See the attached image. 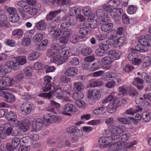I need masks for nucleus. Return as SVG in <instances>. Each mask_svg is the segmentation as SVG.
I'll use <instances>...</instances> for the list:
<instances>
[{
	"instance_id": "obj_48",
	"label": "nucleus",
	"mask_w": 151,
	"mask_h": 151,
	"mask_svg": "<svg viewBox=\"0 0 151 151\" xmlns=\"http://www.w3.org/2000/svg\"><path fill=\"white\" fill-rule=\"evenodd\" d=\"M116 107L113 105L112 104L110 103L108 106L107 111L110 113H112L114 112L116 110Z\"/></svg>"
},
{
	"instance_id": "obj_34",
	"label": "nucleus",
	"mask_w": 151,
	"mask_h": 151,
	"mask_svg": "<svg viewBox=\"0 0 151 151\" xmlns=\"http://www.w3.org/2000/svg\"><path fill=\"white\" fill-rule=\"evenodd\" d=\"M104 84V83L100 81L91 80L90 82V86L92 87H98L101 86Z\"/></svg>"
},
{
	"instance_id": "obj_27",
	"label": "nucleus",
	"mask_w": 151,
	"mask_h": 151,
	"mask_svg": "<svg viewBox=\"0 0 151 151\" xmlns=\"http://www.w3.org/2000/svg\"><path fill=\"white\" fill-rule=\"evenodd\" d=\"M40 56V53L33 52L29 55L28 59L30 60H32L37 59Z\"/></svg>"
},
{
	"instance_id": "obj_43",
	"label": "nucleus",
	"mask_w": 151,
	"mask_h": 151,
	"mask_svg": "<svg viewBox=\"0 0 151 151\" xmlns=\"http://www.w3.org/2000/svg\"><path fill=\"white\" fill-rule=\"evenodd\" d=\"M92 51L91 48L88 47L84 48L81 51V54L84 56H87L91 53Z\"/></svg>"
},
{
	"instance_id": "obj_21",
	"label": "nucleus",
	"mask_w": 151,
	"mask_h": 151,
	"mask_svg": "<svg viewBox=\"0 0 151 151\" xmlns=\"http://www.w3.org/2000/svg\"><path fill=\"white\" fill-rule=\"evenodd\" d=\"M65 58L62 57L60 58L56 56H53L52 57L51 60L52 62L58 65H59L62 64L65 62V60H63Z\"/></svg>"
},
{
	"instance_id": "obj_28",
	"label": "nucleus",
	"mask_w": 151,
	"mask_h": 151,
	"mask_svg": "<svg viewBox=\"0 0 151 151\" xmlns=\"http://www.w3.org/2000/svg\"><path fill=\"white\" fill-rule=\"evenodd\" d=\"M74 108L73 105L70 103L65 104L63 107L64 112H73Z\"/></svg>"
},
{
	"instance_id": "obj_12",
	"label": "nucleus",
	"mask_w": 151,
	"mask_h": 151,
	"mask_svg": "<svg viewBox=\"0 0 151 151\" xmlns=\"http://www.w3.org/2000/svg\"><path fill=\"white\" fill-rule=\"evenodd\" d=\"M61 12V10L60 9H58L53 11H51L47 15L46 19L47 21L52 20L53 18L55 17L58 14H60Z\"/></svg>"
},
{
	"instance_id": "obj_64",
	"label": "nucleus",
	"mask_w": 151,
	"mask_h": 151,
	"mask_svg": "<svg viewBox=\"0 0 151 151\" xmlns=\"http://www.w3.org/2000/svg\"><path fill=\"white\" fill-rule=\"evenodd\" d=\"M55 52H54L51 49H49L47 51V55L48 57H53L55 54Z\"/></svg>"
},
{
	"instance_id": "obj_32",
	"label": "nucleus",
	"mask_w": 151,
	"mask_h": 151,
	"mask_svg": "<svg viewBox=\"0 0 151 151\" xmlns=\"http://www.w3.org/2000/svg\"><path fill=\"white\" fill-rule=\"evenodd\" d=\"M23 33V30L20 29H15L12 31V34L14 36H17L19 38L22 37Z\"/></svg>"
},
{
	"instance_id": "obj_58",
	"label": "nucleus",
	"mask_w": 151,
	"mask_h": 151,
	"mask_svg": "<svg viewBox=\"0 0 151 151\" xmlns=\"http://www.w3.org/2000/svg\"><path fill=\"white\" fill-rule=\"evenodd\" d=\"M10 121H11V123L12 124V125L14 126V127H17L18 126H19V124L22 122V121H19L16 118H14Z\"/></svg>"
},
{
	"instance_id": "obj_54",
	"label": "nucleus",
	"mask_w": 151,
	"mask_h": 151,
	"mask_svg": "<svg viewBox=\"0 0 151 151\" xmlns=\"http://www.w3.org/2000/svg\"><path fill=\"white\" fill-rule=\"evenodd\" d=\"M99 46L101 50L104 51H106L109 48V46L107 44H105L102 42L99 43Z\"/></svg>"
},
{
	"instance_id": "obj_41",
	"label": "nucleus",
	"mask_w": 151,
	"mask_h": 151,
	"mask_svg": "<svg viewBox=\"0 0 151 151\" xmlns=\"http://www.w3.org/2000/svg\"><path fill=\"white\" fill-rule=\"evenodd\" d=\"M16 62L20 65H22L26 63L27 60L25 57L21 56L17 58Z\"/></svg>"
},
{
	"instance_id": "obj_13",
	"label": "nucleus",
	"mask_w": 151,
	"mask_h": 151,
	"mask_svg": "<svg viewBox=\"0 0 151 151\" xmlns=\"http://www.w3.org/2000/svg\"><path fill=\"white\" fill-rule=\"evenodd\" d=\"M14 64L13 61H9L5 64V65L1 68L2 70L4 72L5 74L10 72Z\"/></svg>"
},
{
	"instance_id": "obj_57",
	"label": "nucleus",
	"mask_w": 151,
	"mask_h": 151,
	"mask_svg": "<svg viewBox=\"0 0 151 151\" xmlns=\"http://www.w3.org/2000/svg\"><path fill=\"white\" fill-rule=\"evenodd\" d=\"M32 69L31 67H29L24 69V73L26 76H29L31 75Z\"/></svg>"
},
{
	"instance_id": "obj_5",
	"label": "nucleus",
	"mask_w": 151,
	"mask_h": 151,
	"mask_svg": "<svg viewBox=\"0 0 151 151\" xmlns=\"http://www.w3.org/2000/svg\"><path fill=\"white\" fill-rule=\"evenodd\" d=\"M0 81L1 86L3 87L12 86L14 84V83L13 79H11L8 76L2 77Z\"/></svg>"
},
{
	"instance_id": "obj_37",
	"label": "nucleus",
	"mask_w": 151,
	"mask_h": 151,
	"mask_svg": "<svg viewBox=\"0 0 151 151\" xmlns=\"http://www.w3.org/2000/svg\"><path fill=\"white\" fill-rule=\"evenodd\" d=\"M108 138L107 137H102L99 139V142L101 145L105 146L106 147L109 146V142L107 139Z\"/></svg>"
},
{
	"instance_id": "obj_23",
	"label": "nucleus",
	"mask_w": 151,
	"mask_h": 151,
	"mask_svg": "<svg viewBox=\"0 0 151 151\" xmlns=\"http://www.w3.org/2000/svg\"><path fill=\"white\" fill-rule=\"evenodd\" d=\"M109 4L111 6L114 8L120 7L122 6L119 0H111L109 1Z\"/></svg>"
},
{
	"instance_id": "obj_46",
	"label": "nucleus",
	"mask_w": 151,
	"mask_h": 151,
	"mask_svg": "<svg viewBox=\"0 0 151 151\" xmlns=\"http://www.w3.org/2000/svg\"><path fill=\"white\" fill-rule=\"evenodd\" d=\"M70 52L71 50L70 49H65L60 53V56L61 57L64 58H65L67 56Z\"/></svg>"
},
{
	"instance_id": "obj_11",
	"label": "nucleus",
	"mask_w": 151,
	"mask_h": 151,
	"mask_svg": "<svg viewBox=\"0 0 151 151\" xmlns=\"http://www.w3.org/2000/svg\"><path fill=\"white\" fill-rule=\"evenodd\" d=\"M52 79V78L50 76H47L45 77L44 84L45 86L42 87V88L43 91H47L51 89V85L50 83V80Z\"/></svg>"
},
{
	"instance_id": "obj_6",
	"label": "nucleus",
	"mask_w": 151,
	"mask_h": 151,
	"mask_svg": "<svg viewBox=\"0 0 151 151\" xmlns=\"http://www.w3.org/2000/svg\"><path fill=\"white\" fill-rule=\"evenodd\" d=\"M32 108V105L29 103L28 102L24 103L21 106L22 114L24 115L29 114L31 112Z\"/></svg>"
},
{
	"instance_id": "obj_31",
	"label": "nucleus",
	"mask_w": 151,
	"mask_h": 151,
	"mask_svg": "<svg viewBox=\"0 0 151 151\" xmlns=\"http://www.w3.org/2000/svg\"><path fill=\"white\" fill-rule=\"evenodd\" d=\"M19 19V17L17 14L10 15L9 17L10 21L12 23H16Z\"/></svg>"
},
{
	"instance_id": "obj_35",
	"label": "nucleus",
	"mask_w": 151,
	"mask_h": 151,
	"mask_svg": "<svg viewBox=\"0 0 151 151\" xmlns=\"http://www.w3.org/2000/svg\"><path fill=\"white\" fill-rule=\"evenodd\" d=\"M12 145L14 148L15 147L17 149L20 144V139L18 137H15L12 139Z\"/></svg>"
},
{
	"instance_id": "obj_14",
	"label": "nucleus",
	"mask_w": 151,
	"mask_h": 151,
	"mask_svg": "<svg viewBox=\"0 0 151 151\" xmlns=\"http://www.w3.org/2000/svg\"><path fill=\"white\" fill-rule=\"evenodd\" d=\"M78 32L80 34L82 35L79 36L80 38L81 39L84 38L86 37L85 35L88 34L90 32V29L87 27H81L79 29Z\"/></svg>"
},
{
	"instance_id": "obj_25",
	"label": "nucleus",
	"mask_w": 151,
	"mask_h": 151,
	"mask_svg": "<svg viewBox=\"0 0 151 151\" xmlns=\"http://www.w3.org/2000/svg\"><path fill=\"white\" fill-rule=\"evenodd\" d=\"M5 117L8 121H10L14 118H16L17 116L15 112L12 111H9L6 113Z\"/></svg>"
},
{
	"instance_id": "obj_53",
	"label": "nucleus",
	"mask_w": 151,
	"mask_h": 151,
	"mask_svg": "<svg viewBox=\"0 0 151 151\" xmlns=\"http://www.w3.org/2000/svg\"><path fill=\"white\" fill-rule=\"evenodd\" d=\"M125 42V38L123 37L118 38L116 41V44L118 46H122Z\"/></svg>"
},
{
	"instance_id": "obj_42",
	"label": "nucleus",
	"mask_w": 151,
	"mask_h": 151,
	"mask_svg": "<svg viewBox=\"0 0 151 151\" xmlns=\"http://www.w3.org/2000/svg\"><path fill=\"white\" fill-rule=\"evenodd\" d=\"M21 139L22 142L25 144H27V146H30L32 144L31 139L28 136L23 137Z\"/></svg>"
},
{
	"instance_id": "obj_20",
	"label": "nucleus",
	"mask_w": 151,
	"mask_h": 151,
	"mask_svg": "<svg viewBox=\"0 0 151 151\" xmlns=\"http://www.w3.org/2000/svg\"><path fill=\"white\" fill-rule=\"evenodd\" d=\"M77 72L76 67L71 68L66 70L65 74L67 76L73 77L76 75Z\"/></svg>"
},
{
	"instance_id": "obj_3",
	"label": "nucleus",
	"mask_w": 151,
	"mask_h": 151,
	"mask_svg": "<svg viewBox=\"0 0 151 151\" xmlns=\"http://www.w3.org/2000/svg\"><path fill=\"white\" fill-rule=\"evenodd\" d=\"M109 128V130L111 132V137L113 140L119 139V136L124 132V131L121 128L115 126H111Z\"/></svg>"
},
{
	"instance_id": "obj_10",
	"label": "nucleus",
	"mask_w": 151,
	"mask_h": 151,
	"mask_svg": "<svg viewBox=\"0 0 151 151\" xmlns=\"http://www.w3.org/2000/svg\"><path fill=\"white\" fill-rule=\"evenodd\" d=\"M128 59L130 61H133V63L135 65H138L141 62V60L138 58L136 53L132 52L128 56Z\"/></svg>"
},
{
	"instance_id": "obj_4",
	"label": "nucleus",
	"mask_w": 151,
	"mask_h": 151,
	"mask_svg": "<svg viewBox=\"0 0 151 151\" xmlns=\"http://www.w3.org/2000/svg\"><path fill=\"white\" fill-rule=\"evenodd\" d=\"M40 118L35 119L32 122V130L37 132L41 129L42 127L44 122H45Z\"/></svg>"
},
{
	"instance_id": "obj_45",
	"label": "nucleus",
	"mask_w": 151,
	"mask_h": 151,
	"mask_svg": "<svg viewBox=\"0 0 151 151\" xmlns=\"http://www.w3.org/2000/svg\"><path fill=\"white\" fill-rule=\"evenodd\" d=\"M72 32L70 29H66L63 32L62 35L69 39V38L72 35Z\"/></svg>"
},
{
	"instance_id": "obj_51",
	"label": "nucleus",
	"mask_w": 151,
	"mask_h": 151,
	"mask_svg": "<svg viewBox=\"0 0 151 151\" xmlns=\"http://www.w3.org/2000/svg\"><path fill=\"white\" fill-rule=\"evenodd\" d=\"M98 24L96 20L93 19L89 24L88 27H90L92 29H94L97 27Z\"/></svg>"
},
{
	"instance_id": "obj_18",
	"label": "nucleus",
	"mask_w": 151,
	"mask_h": 151,
	"mask_svg": "<svg viewBox=\"0 0 151 151\" xmlns=\"http://www.w3.org/2000/svg\"><path fill=\"white\" fill-rule=\"evenodd\" d=\"M117 120L118 121L120 122L121 123L123 124H129L130 123V120H134V123L136 124V122L137 121L134 120L133 117H129L127 118H118Z\"/></svg>"
},
{
	"instance_id": "obj_8",
	"label": "nucleus",
	"mask_w": 151,
	"mask_h": 151,
	"mask_svg": "<svg viewBox=\"0 0 151 151\" xmlns=\"http://www.w3.org/2000/svg\"><path fill=\"white\" fill-rule=\"evenodd\" d=\"M88 97L92 98L95 100H99L101 96V94L99 91L96 89L89 90L88 91Z\"/></svg>"
},
{
	"instance_id": "obj_59",
	"label": "nucleus",
	"mask_w": 151,
	"mask_h": 151,
	"mask_svg": "<svg viewBox=\"0 0 151 151\" xmlns=\"http://www.w3.org/2000/svg\"><path fill=\"white\" fill-rule=\"evenodd\" d=\"M69 39L62 35L59 39L60 42L63 44H66L68 41Z\"/></svg>"
},
{
	"instance_id": "obj_19",
	"label": "nucleus",
	"mask_w": 151,
	"mask_h": 151,
	"mask_svg": "<svg viewBox=\"0 0 151 151\" xmlns=\"http://www.w3.org/2000/svg\"><path fill=\"white\" fill-rule=\"evenodd\" d=\"M113 27L112 23H105L102 24L101 26V29L102 31L107 32L111 30Z\"/></svg>"
},
{
	"instance_id": "obj_47",
	"label": "nucleus",
	"mask_w": 151,
	"mask_h": 151,
	"mask_svg": "<svg viewBox=\"0 0 151 151\" xmlns=\"http://www.w3.org/2000/svg\"><path fill=\"white\" fill-rule=\"evenodd\" d=\"M91 70L93 71L99 68L100 64L98 62L91 64Z\"/></svg>"
},
{
	"instance_id": "obj_40",
	"label": "nucleus",
	"mask_w": 151,
	"mask_h": 151,
	"mask_svg": "<svg viewBox=\"0 0 151 151\" xmlns=\"http://www.w3.org/2000/svg\"><path fill=\"white\" fill-rule=\"evenodd\" d=\"M7 20V17L5 14H0V26L2 27L5 25V22Z\"/></svg>"
},
{
	"instance_id": "obj_44",
	"label": "nucleus",
	"mask_w": 151,
	"mask_h": 151,
	"mask_svg": "<svg viewBox=\"0 0 151 151\" xmlns=\"http://www.w3.org/2000/svg\"><path fill=\"white\" fill-rule=\"evenodd\" d=\"M82 11L85 16L90 17L91 16V9L90 7L85 6L83 8Z\"/></svg>"
},
{
	"instance_id": "obj_61",
	"label": "nucleus",
	"mask_w": 151,
	"mask_h": 151,
	"mask_svg": "<svg viewBox=\"0 0 151 151\" xmlns=\"http://www.w3.org/2000/svg\"><path fill=\"white\" fill-rule=\"evenodd\" d=\"M96 15L98 17H99L105 15H107L105 14V13H104L103 10L102 9H99L97 10L96 12Z\"/></svg>"
},
{
	"instance_id": "obj_52",
	"label": "nucleus",
	"mask_w": 151,
	"mask_h": 151,
	"mask_svg": "<svg viewBox=\"0 0 151 151\" xmlns=\"http://www.w3.org/2000/svg\"><path fill=\"white\" fill-rule=\"evenodd\" d=\"M76 105L80 108H83L85 107V103L82 100H77L75 101Z\"/></svg>"
},
{
	"instance_id": "obj_7",
	"label": "nucleus",
	"mask_w": 151,
	"mask_h": 151,
	"mask_svg": "<svg viewBox=\"0 0 151 151\" xmlns=\"http://www.w3.org/2000/svg\"><path fill=\"white\" fill-rule=\"evenodd\" d=\"M45 122L50 124L52 122H58L62 120L61 117L58 116H54L53 115H45L44 116Z\"/></svg>"
},
{
	"instance_id": "obj_29",
	"label": "nucleus",
	"mask_w": 151,
	"mask_h": 151,
	"mask_svg": "<svg viewBox=\"0 0 151 151\" xmlns=\"http://www.w3.org/2000/svg\"><path fill=\"white\" fill-rule=\"evenodd\" d=\"M43 37V35L42 34L37 33L35 35L32 39L33 42L36 43L40 42L42 40Z\"/></svg>"
},
{
	"instance_id": "obj_33",
	"label": "nucleus",
	"mask_w": 151,
	"mask_h": 151,
	"mask_svg": "<svg viewBox=\"0 0 151 151\" xmlns=\"http://www.w3.org/2000/svg\"><path fill=\"white\" fill-rule=\"evenodd\" d=\"M101 61L102 63L105 65H109L113 61V59L109 56L102 59Z\"/></svg>"
},
{
	"instance_id": "obj_60",
	"label": "nucleus",
	"mask_w": 151,
	"mask_h": 151,
	"mask_svg": "<svg viewBox=\"0 0 151 151\" xmlns=\"http://www.w3.org/2000/svg\"><path fill=\"white\" fill-rule=\"evenodd\" d=\"M70 63L74 65H78L79 63L78 59L77 58L73 57L70 60Z\"/></svg>"
},
{
	"instance_id": "obj_22",
	"label": "nucleus",
	"mask_w": 151,
	"mask_h": 151,
	"mask_svg": "<svg viewBox=\"0 0 151 151\" xmlns=\"http://www.w3.org/2000/svg\"><path fill=\"white\" fill-rule=\"evenodd\" d=\"M122 145L120 141L116 142L115 143L111 145L110 146L111 151H117L119 149L122 147Z\"/></svg>"
},
{
	"instance_id": "obj_56",
	"label": "nucleus",
	"mask_w": 151,
	"mask_h": 151,
	"mask_svg": "<svg viewBox=\"0 0 151 151\" xmlns=\"http://www.w3.org/2000/svg\"><path fill=\"white\" fill-rule=\"evenodd\" d=\"M116 84V82L112 81L108 82L105 85L108 88H111L114 87Z\"/></svg>"
},
{
	"instance_id": "obj_36",
	"label": "nucleus",
	"mask_w": 151,
	"mask_h": 151,
	"mask_svg": "<svg viewBox=\"0 0 151 151\" xmlns=\"http://www.w3.org/2000/svg\"><path fill=\"white\" fill-rule=\"evenodd\" d=\"M73 85L74 89L79 91L83 89L84 88V86L80 82L75 83Z\"/></svg>"
},
{
	"instance_id": "obj_15",
	"label": "nucleus",
	"mask_w": 151,
	"mask_h": 151,
	"mask_svg": "<svg viewBox=\"0 0 151 151\" xmlns=\"http://www.w3.org/2000/svg\"><path fill=\"white\" fill-rule=\"evenodd\" d=\"M4 100L6 102L12 103L15 101V97L13 94L11 93H9L7 92L4 98Z\"/></svg>"
},
{
	"instance_id": "obj_62",
	"label": "nucleus",
	"mask_w": 151,
	"mask_h": 151,
	"mask_svg": "<svg viewBox=\"0 0 151 151\" xmlns=\"http://www.w3.org/2000/svg\"><path fill=\"white\" fill-rule=\"evenodd\" d=\"M122 19L123 22L124 24H127L129 22V19L125 14H123Z\"/></svg>"
},
{
	"instance_id": "obj_17",
	"label": "nucleus",
	"mask_w": 151,
	"mask_h": 151,
	"mask_svg": "<svg viewBox=\"0 0 151 151\" xmlns=\"http://www.w3.org/2000/svg\"><path fill=\"white\" fill-rule=\"evenodd\" d=\"M47 23L43 20L40 21L35 24V27L40 30H43L45 29Z\"/></svg>"
},
{
	"instance_id": "obj_39",
	"label": "nucleus",
	"mask_w": 151,
	"mask_h": 151,
	"mask_svg": "<svg viewBox=\"0 0 151 151\" xmlns=\"http://www.w3.org/2000/svg\"><path fill=\"white\" fill-rule=\"evenodd\" d=\"M83 93L80 91L78 92L74 93L73 95V97L76 100H81L83 98Z\"/></svg>"
},
{
	"instance_id": "obj_2",
	"label": "nucleus",
	"mask_w": 151,
	"mask_h": 151,
	"mask_svg": "<svg viewBox=\"0 0 151 151\" xmlns=\"http://www.w3.org/2000/svg\"><path fill=\"white\" fill-rule=\"evenodd\" d=\"M54 88V90H52L51 91H50L49 93H40L39 94V96L50 99L52 97L53 95H54L59 99L62 98L63 97L62 92L61 89L60 88L58 89L56 86Z\"/></svg>"
},
{
	"instance_id": "obj_16",
	"label": "nucleus",
	"mask_w": 151,
	"mask_h": 151,
	"mask_svg": "<svg viewBox=\"0 0 151 151\" xmlns=\"http://www.w3.org/2000/svg\"><path fill=\"white\" fill-rule=\"evenodd\" d=\"M30 125V122L27 120V122L25 121H22L19 126V128L23 131H27L29 129V126Z\"/></svg>"
},
{
	"instance_id": "obj_49",
	"label": "nucleus",
	"mask_w": 151,
	"mask_h": 151,
	"mask_svg": "<svg viewBox=\"0 0 151 151\" xmlns=\"http://www.w3.org/2000/svg\"><path fill=\"white\" fill-rule=\"evenodd\" d=\"M145 101L142 98H140L138 99L136 98L135 101L136 104L141 106H144L145 104Z\"/></svg>"
},
{
	"instance_id": "obj_63",
	"label": "nucleus",
	"mask_w": 151,
	"mask_h": 151,
	"mask_svg": "<svg viewBox=\"0 0 151 151\" xmlns=\"http://www.w3.org/2000/svg\"><path fill=\"white\" fill-rule=\"evenodd\" d=\"M113 102L111 103V104H112L114 106L116 107H119L118 104L119 102V98H115L113 97L112 99Z\"/></svg>"
},
{
	"instance_id": "obj_26",
	"label": "nucleus",
	"mask_w": 151,
	"mask_h": 151,
	"mask_svg": "<svg viewBox=\"0 0 151 151\" xmlns=\"http://www.w3.org/2000/svg\"><path fill=\"white\" fill-rule=\"evenodd\" d=\"M109 19V18L107 15L98 17L96 19L97 21L98 24H103L104 23H106Z\"/></svg>"
},
{
	"instance_id": "obj_55",
	"label": "nucleus",
	"mask_w": 151,
	"mask_h": 151,
	"mask_svg": "<svg viewBox=\"0 0 151 151\" xmlns=\"http://www.w3.org/2000/svg\"><path fill=\"white\" fill-rule=\"evenodd\" d=\"M50 47L54 51V52H55L58 53L60 52V49L58 44H52L50 45Z\"/></svg>"
},
{
	"instance_id": "obj_38",
	"label": "nucleus",
	"mask_w": 151,
	"mask_h": 151,
	"mask_svg": "<svg viewBox=\"0 0 151 151\" xmlns=\"http://www.w3.org/2000/svg\"><path fill=\"white\" fill-rule=\"evenodd\" d=\"M31 40L29 37L24 38L22 40V44L24 46H29L31 42Z\"/></svg>"
},
{
	"instance_id": "obj_9",
	"label": "nucleus",
	"mask_w": 151,
	"mask_h": 151,
	"mask_svg": "<svg viewBox=\"0 0 151 151\" xmlns=\"http://www.w3.org/2000/svg\"><path fill=\"white\" fill-rule=\"evenodd\" d=\"M139 42L141 44V50L140 52H142L147 51L148 50L147 47H150V42L149 41H146L144 37H140L138 40Z\"/></svg>"
},
{
	"instance_id": "obj_30",
	"label": "nucleus",
	"mask_w": 151,
	"mask_h": 151,
	"mask_svg": "<svg viewBox=\"0 0 151 151\" xmlns=\"http://www.w3.org/2000/svg\"><path fill=\"white\" fill-rule=\"evenodd\" d=\"M127 94L132 97H136L138 95V92L133 87H131L128 89Z\"/></svg>"
},
{
	"instance_id": "obj_1",
	"label": "nucleus",
	"mask_w": 151,
	"mask_h": 151,
	"mask_svg": "<svg viewBox=\"0 0 151 151\" xmlns=\"http://www.w3.org/2000/svg\"><path fill=\"white\" fill-rule=\"evenodd\" d=\"M17 10L21 14V16L23 17H26L25 12L31 15H35L38 12L37 8L35 7H31L28 5H25L23 6V8L18 7Z\"/></svg>"
},
{
	"instance_id": "obj_24",
	"label": "nucleus",
	"mask_w": 151,
	"mask_h": 151,
	"mask_svg": "<svg viewBox=\"0 0 151 151\" xmlns=\"http://www.w3.org/2000/svg\"><path fill=\"white\" fill-rule=\"evenodd\" d=\"M107 54L112 59L118 60L119 58V55L114 50H110L107 52Z\"/></svg>"
},
{
	"instance_id": "obj_50",
	"label": "nucleus",
	"mask_w": 151,
	"mask_h": 151,
	"mask_svg": "<svg viewBox=\"0 0 151 151\" xmlns=\"http://www.w3.org/2000/svg\"><path fill=\"white\" fill-rule=\"evenodd\" d=\"M143 63L142 64L144 67H147L149 66L151 63V60L150 59L149 57H146L145 58L143 61Z\"/></svg>"
}]
</instances>
